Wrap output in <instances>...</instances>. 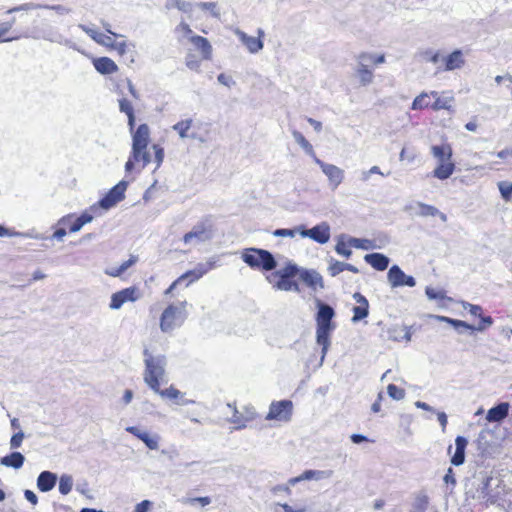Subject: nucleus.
Here are the masks:
<instances>
[{"label": "nucleus", "mask_w": 512, "mask_h": 512, "mask_svg": "<svg viewBox=\"0 0 512 512\" xmlns=\"http://www.w3.org/2000/svg\"><path fill=\"white\" fill-rule=\"evenodd\" d=\"M453 98L452 97H437L434 101V103L430 106L434 111L438 110H450L451 108V102Z\"/></svg>", "instance_id": "obj_49"}, {"label": "nucleus", "mask_w": 512, "mask_h": 512, "mask_svg": "<svg viewBox=\"0 0 512 512\" xmlns=\"http://www.w3.org/2000/svg\"><path fill=\"white\" fill-rule=\"evenodd\" d=\"M454 170L455 164L453 162L438 163L433 171V176L439 180H446L453 174Z\"/></svg>", "instance_id": "obj_33"}, {"label": "nucleus", "mask_w": 512, "mask_h": 512, "mask_svg": "<svg viewBox=\"0 0 512 512\" xmlns=\"http://www.w3.org/2000/svg\"><path fill=\"white\" fill-rule=\"evenodd\" d=\"M73 487V478L69 474H62L59 478V492L62 495H67L71 492Z\"/></svg>", "instance_id": "obj_43"}, {"label": "nucleus", "mask_w": 512, "mask_h": 512, "mask_svg": "<svg viewBox=\"0 0 512 512\" xmlns=\"http://www.w3.org/2000/svg\"><path fill=\"white\" fill-rule=\"evenodd\" d=\"M305 235L316 243L326 244L331 237V228L327 222L323 221L310 228L309 231L305 232Z\"/></svg>", "instance_id": "obj_18"}, {"label": "nucleus", "mask_w": 512, "mask_h": 512, "mask_svg": "<svg viewBox=\"0 0 512 512\" xmlns=\"http://www.w3.org/2000/svg\"><path fill=\"white\" fill-rule=\"evenodd\" d=\"M493 481L492 476H485L477 488L478 497L490 505H494L499 500V492L492 489Z\"/></svg>", "instance_id": "obj_16"}, {"label": "nucleus", "mask_w": 512, "mask_h": 512, "mask_svg": "<svg viewBox=\"0 0 512 512\" xmlns=\"http://www.w3.org/2000/svg\"><path fill=\"white\" fill-rule=\"evenodd\" d=\"M129 46H131L132 48L135 47L133 43H127L126 41L117 42L113 39L109 48L116 50L119 55L123 56L129 51Z\"/></svg>", "instance_id": "obj_52"}, {"label": "nucleus", "mask_w": 512, "mask_h": 512, "mask_svg": "<svg viewBox=\"0 0 512 512\" xmlns=\"http://www.w3.org/2000/svg\"><path fill=\"white\" fill-rule=\"evenodd\" d=\"M344 237H345V235H343V234L339 236L338 241L335 246V251L337 254H339L345 258H349L352 255V251H351V249L348 248V246H349L348 241L345 242Z\"/></svg>", "instance_id": "obj_45"}, {"label": "nucleus", "mask_w": 512, "mask_h": 512, "mask_svg": "<svg viewBox=\"0 0 512 512\" xmlns=\"http://www.w3.org/2000/svg\"><path fill=\"white\" fill-rule=\"evenodd\" d=\"M422 56L424 57L425 60H427L433 64L438 63L440 60V52L434 51L432 49H427V50L423 51Z\"/></svg>", "instance_id": "obj_59"}, {"label": "nucleus", "mask_w": 512, "mask_h": 512, "mask_svg": "<svg viewBox=\"0 0 512 512\" xmlns=\"http://www.w3.org/2000/svg\"><path fill=\"white\" fill-rule=\"evenodd\" d=\"M185 305L186 301L181 302V307L170 304L164 309L160 318V329L162 332H172L184 323L187 317Z\"/></svg>", "instance_id": "obj_6"}, {"label": "nucleus", "mask_w": 512, "mask_h": 512, "mask_svg": "<svg viewBox=\"0 0 512 512\" xmlns=\"http://www.w3.org/2000/svg\"><path fill=\"white\" fill-rule=\"evenodd\" d=\"M192 122H193L192 119L181 120V121L177 122L176 124H174L172 126V129L174 131H176L179 134L180 138H182V139H185V138L195 139L196 138L195 134H188V131L192 126Z\"/></svg>", "instance_id": "obj_36"}, {"label": "nucleus", "mask_w": 512, "mask_h": 512, "mask_svg": "<svg viewBox=\"0 0 512 512\" xmlns=\"http://www.w3.org/2000/svg\"><path fill=\"white\" fill-rule=\"evenodd\" d=\"M315 163L321 168L322 172L327 176L330 188L332 190L337 189V187L344 180V170L336 165L326 163L321 159H316Z\"/></svg>", "instance_id": "obj_13"}, {"label": "nucleus", "mask_w": 512, "mask_h": 512, "mask_svg": "<svg viewBox=\"0 0 512 512\" xmlns=\"http://www.w3.org/2000/svg\"><path fill=\"white\" fill-rule=\"evenodd\" d=\"M216 262L215 261H208L205 263H198L193 269L186 271L183 273L179 280H187L186 286L190 285L191 283L199 280L201 277H203L206 273H208L210 270H212L215 267Z\"/></svg>", "instance_id": "obj_17"}, {"label": "nucleus", "mask_w": 512, "mask_h": 512, "mask_svg": "<svg viewBox=\"0 0 512 512\" xmlns=\"http://www.w3.org/2000/svg\"><path fill=\"white\" fill-rule=\"evenodd\" d=\"M128 127L132 134V149L128 160L125 163V172L131 173L135 169L136 164L141 163V167L138 170L140 172L144 169L151 161L147 146L150 141V129L145 123L140 124L135 128V113L128 115Z\"/></svg>", "instance_id": "obj_1"}, {"label": "nucleus", "mask_w": 512, "mask_h": 512, "mask_svg": "<svg viewBox=\"0 0 512 512\" xmlns=\"http://www.w3.org/2000/svg\"><path fill=\"white\" fill-rule=\"evenodd\" d=\"M325 471L321 470H305L301 475V480H321L324 478Z\"/></svg>", "instance_id": "obj_56"}, {"label": "nucleus", "mask_w": 512, "mask_h": 512, "mask_svg": "<svg viewBox=\"0 0 512 512\" xmlns=\"http://www.w3.org/2000/svg\"><path fill=\"white\" fill-rule=\"evenodd\" d=\"M78 27L84 31L88 36L91 37L96 43L109 48L112 43L113 37L110 35H106L104 33H100L95 29H92L84 24H79Z\"/></svg>", "instance_id": "obj_31"}, {"label": "nucleus", "mask_w": 512, "mask_h": 512, "mask_svg": "<svg viewBox=\"0 0 512 512\" xmlns=\"http://www.w3.org/2000/svg\"><path fill=\"white\" fill-rule=\"evenodd\" d=\"M213 238V224L210 219H204L193 226L191 231L183 236L185 244L203 243Z\"/></svg>", "instance_id": "obj_7"}, {"label": "nucleus", "mask_w": 512, "mask_h": 512, "mask_svg": "<svg viewBox=\"0 0 512 512\" xmlns=\"http://www.w3.org/2000/svg\"><path fill=\"white\" fill-rule=\"evenodd\" d=\"M242 261L253 270L261 272L274 271L278 262L272 252L262 248H246L241 254Z\"/></svg>", "instance_id": "obj_4"}, {"label": "nucleus", "mask_w": 512, "mask_h": 512, "mask_svg": "<svg viewBox=\"0 0 512 512\" xmlns=\"http://www.w3.org/2000/svg\"><path fill=\"white\" fill-rule=\"evenodd\" d=\"M328 270L330 275L333 277L345 270H348L353 273H359V269L356 266L349 263L340 262L338 260H332Z\"/></svg>", "instance_id": "obj_35"}, {"label": "nucleus", "mask_w": 512, "mask_h": 512, "mask_svg": "<svg viewBox=\"0 0 512 512\" xmlns=\"http://www.w3.org/2000/svg\"><path fill=\"white\" fill-rule=\"evenodd\" d=\"M404 211L409 213L410 215H416L420 217L438 216L443 222L447 221L446 214L441 212L438 208L420 201L406 205L404 207Z\"/></svg>", "instance_id": "obj_10"}, {"label": "nucleus", "mask_w": 512, "mask_h": 512, "mask_svg": "<svg viewBox=\"0 0 512 512\" xmlns=\"http://www.w3.org/2000/svg\"><path fill=\"white\" fill-rule=\"evenodd\" d=\"M175 31L177 33H182L183 36H185V37H187L189 39H190V36L194 35L192 29L190 28V26L186 22H184V21H181L176 26Z\"/></svg>", "instance_id": "obj_64"}, {"label": "nucleus", "mask_w": 512, "mask_h": 512, "mask_svg": "<svg viewBox=\"0 0 512 512\" xmlns=\"http://www.w3.org/2000/svg\"><path fill=\"white\" fill-rule=\"evenodd\" d=\"M292 136H293L294 140L306 152V154H308L310 157L313 158L314 162H316V159H319L315 154L313 146L311 145V143L308 140H306V138L304 137V135L301 132H299L297 130H292Z\"/></svg>", "instance_id": "obj_34"}, {"label": "nucleus", "mask_w": 512, "mask_h": 512, "mask_svg": "<svg viewBox=\"0 0 512 512\" xmlns=\"http://www.w3.org/2000/svg\"><path fill=\"white\" fill-rule=\"evenodd\" d=\"M58 481L56 473L44 470L40 472L36 480V486L40 492L46 493L54 489Z\"/></svg>", "instance_id": "obj_20"}, {"label": "nucleus", "mask_w": 512, "mask_h": 512, "mask_svg": "<svg viewBox=\"0 0 512 512\" xmlns=\"http://www.w3.org/2000/svg\"><path fill=\"white\" fill-rule=\"evenodd\" d=\"M468 445V440L464 436H457L455 439V451L451 456V464L460 466L465 462V451Z\"/></svg>", "instance_id": "obj_25"}, {"label": "nucleus", "mask_w": 512, "mask_h": 512, "mask_svg": "<svg viewBox=\"0 0 512 512\" xmlns=\"http://www.w3.org/2000/svg\"><path fill=\"white\" fill-rule=\"evenodd\" d=\"M463 308L467 310L472 316L480 317L483 314V308L480 305L463 302Z\"/></svg>", "instance_id": "obj_57"}, {"label": "nucleus", "mask_w": 512, "mask_h": 512, "mask_svg": "<svg viewBox=\"0 0 512 512\" xmlns=\"http://www.w3.org/2000/svg\"><path fill=\"white\" fill-rule=\"evenodd\" d=\"M293 413V403L291 400L284 399L280 401H272L266 420H276L280 422H289Z\"/></svg>", "instance_id": "obj_8"}, {"label": "nucleus", "mask_w": 512, "mask_h": 512, "mask_svg": "<svg viewBox=\"0 0 512 512\" xmlns=\"http://www.w3.org/2000/svg\"><path fill=\"white\" fill-rule=\"evenodd\" d=\"M432 155L438 160L439 163L452 162L451 158L453 155L452 147L448 143L441 145H433L431 147Z\"/></svg>", "instance_id": "obj_32"}, {"label": "nucleus", "mask_w": 512, "mask_h": 512, "mask_svg": "<svg viewBox=\"0 0 512 512\" xmlns=\"http://www.w3.org/2000/svg\"><path fill=\"white\" fill-rule=\"evenodd\" d=\"M479 318L478 325H472V328L474 329V332H483L487 328L493 325L494 320L491 316L481 315Z\"/></svg>", "instance_id": "obj_51"}, {"label": "nucleus", "mask_w": 512, "mask_h": 512, "mask_svg": "<svg viewBox=\"0 0 512 512\" xmlns=\"http://www.w3.org/2000/svg\"><path fill=\"white\" fill-rule=\"evenodd\" d=\"M138 299V289L134 286L124 288L115 292L111 296L109 307L112 310H118L128 301L134 302Z\"/></svg>", "instance_id": "obj_15"}, {"label": "nucleus", "mask_w": 512, "mask_h": 512, "mask_svg": "<svg viewBox=\"0 0 512 512\" xmlns=\"http://www.w3.org/2000/svg\"><path fill=\"white\" fill-rule=\"evenodd\" d=\"M387 336L393 341H410L412 337L411 327L392 325L387 330Z\"/></svg>", "instance_id": "obj_29"}, {"label": "nucleus", "mask_w": 512, "mask_h": 512, "mask_svg": "<svg viewBox=\"0 0 512 512\" xmlns=\"http://www.w3.org/2000/svg\"><path fill=\"white\" fill-rule=\"evenodd\" d=\"M25 435L23 431H18L17 433H14L10 439V448L11 449H17L22 445L23 439Z\"/></svg>", "instance_id": "obj_61"}, {"label": "nucleus", "mask_w": 512, "mask_h": 512, "mask_svg": "<svg viewBox=\"0 0 512 512\" xmlns=\"http://www.w3.org/2000/svg\"><path fill=\"white\" fill-rule=\"evenodd\" d=\"M25 462V456L18 451H13L0 458V464L13 469H20Z\"/></svg>", "instance_id": "obj_30"}, {"label": "nucleus", "mask_w": 512, "mask_h": 512, "mask_svg": "<svg viewBox=\"0 0 512 512\" xmlns=\"http://www.w3.org/2000/svg\"><path fill=\"white\" fill-rule=\"evenodd\" d=\"M95 70L102 75H110L118 71L117 64L109 57H98L93 59Z\"/></svg>", "instance_id": "obj_27"}, {"label": "nucleus", "mask_w": 512, "mask_h": 512, "mask_svg": "<svg viewBox=\"0 0 512 512\" xmlns=\"http://www.w3.org/2000/svg\"><path fill=\"white\" fill-rule=\"evenodd\" d=\"M299 279L312 291L324 289V280L322 275L315 269H308L299 266Z\"/></svg>", "instance_id": "obj_14"}, {"label": "nucleus", "mask_w": 512, "mask_h": 512, "mask_svg": "<svg viewBox=\"0 0 512 512\" xmlns=\"http://www.w3.org/2000/svg\"><path fill=\"white\" fill-rule=\"evenodd\" d=\"M196 6L201 10L209 11L212 17L220 18V11L216 2H199L196 3Z\"/></svg>", "instance_id": "obj_50"}, {"label": "nucleus", "mask_w": 512, "mask_h": 512, "mask_svg": "<svg viewBox=\"0 0 512 512\" xmlns=\"http://www.w3.org/2000/svg\"><path fill=\"white\" fill-rule=\"evenodd\" d=\"M356 72L359 76V79H360V83L363 85V86H366L368 84H370L373 80V72L371 69H369V67H363V66H359L357 65V69H356Z\"/></svg>", "instance_id": "obj_44"}, {"label": "nucleus", "mask_w": 512, "mask_h": 512, "mask_svg": "<svg viewBox=\"0 0 512 512\" xmlns=\"http://www.w3.org/2000/svg\"><path fill=\"white\" fill-rule=\"evenodd\" d=\"M193 4L185 0H167L165 2V8L167 10L178 9L183 13H191Z\"/></svg>", "instance_id": "obj_38"}, {"label": "nucleus", "mask_w": 512, "mask_h": 512, "mask_svg": "<svg viewBox=\"0 0 512 512\" xmlns=\"http://www.w3.org/2000/svg\"><path fill=\"white\" fill-rule=\"evenodd\" d=\"M154 150V161L156 163V168H159L164 160V149L157 144L153 145Z\"/></svg>", "instance_id": "obj_63"}, {"label": "nucleus", "mask_w": 512, "mask_h": 512, "mask_svg": "<svg viewBox=\"0 0 512 512\" xmlns=\"http://www.w3.org/2000/svg\"><path fill=\"white\" fill-rule=\"evenodd\" d=\"M433 317L439 322H444L452 326L457 331L458 334H464L465 332H469V334L474 333L472 324H469L466 321L442 315H434Z\"/></svg>", "instance_id": "obj_24"}, {"label": "nucleus", "mask_w": 512, "mask_h": 512, "mask_svg": "<svg viewBox=\"0 0 512 512\" xmlns=\"http://www.w3.org/2000/svg\"><path fill=\"white\" fill-rule=\"evenodd\" d=\"M119 110L120 112L125 113L126 116L134 114L132 103L126 98L119 100Z\"/></svg>", "instance_id": "obj_60"}, {"label": "nucleus", "mask_w": 512, "mask_h": 512, "mask_svg": "<svg viewBox=\"0 0 512 512\" xmlns=\"http://www.w3.org/2000/svg\"><path fill=\"white\" fill-rule=\"evenodd\" d=\"M429 97V94L426 92H422L418 95L412 102L411 109L412 110H422L424 108H428L430 106L429 101L426 99Z\"/></svg>", "instance_id": "obj_47"}, {"label": "nucleus", "mask_w": 512, "mask_h": 512, "mask_svg": "<svg viewBox=\"0 0 512 512\" xmlns=\"http://www.w3.org/2000/svg\"><path fill=\"white\" fill-rule=\"evenodd\" d=\"M229 408H232L231 404H228ZM229 421L236 425L235 429L245 428L247 425V418H245L243 413H240L236 406H233V414L230 417Z\"/></svg>", "instance_id": "obj_42"}, {"label": "nucleus", "mask_w": 512, "mask_h": 512, "mask_svg": "<svg viewBox=\"0 0 512 512\" xmlns=\"http://www.w3.org/2000/svg\"><path fill=\"white\" fill-rule=\"evenodd\" d=\"M387 393L393 400H402L405 397V390L396 386L395 384H389L387 386Z\"/></svg>", "instance_id": "obj_55"}, {"label": "nucleus", "mask_w": 512, "mask_h": 512, "mask_svg": "<svg viewBox=\"0 0 512 512\" xmlns=\"http://www.w3.org/2000/svg\"><path fill=\"white\" fill-rule=\"evenodd\" d=\"M445 71L461 69L465 65L464 53L461 49H455L450 54L442 57Z\"/></svg>", "instance_id": "obj_19"}, {"label": "nucleus", "mask_w": 512, "mask_h": 512, "mask_svg": "<svg viewBox=\"0 0 512 512\" xmlns=\"http://www.w3.org/2000/svg\"><path fill=\"white\" fill-rule=\"evenodd\" d=\"M42 38L47 40V41H50V42L62 44V45H65V46H68V47H72V48L74 47L70 40L64 38V36L62 34L57 33V32L43 35Z\"/></svg>", "instance_id": "obj_46"}, {"label": "nucleus", "mask_w": 512, "mask_h": 512, "mask_svg": "<svg viewBox=\"0 0 512 512\" xmlns=\"http://www.w3.org/2000/svg\"><path fill=\"white\" fill-rule=\"evenodd\" d=\"M299 274V266L294 262H287L285 267L274 271L267 277L269 282H272L273 277H277L278 281L273 285L276 290L280 291H293L300 293L301 289L299 284L294 280Z\"/></svg>", "instance_id": "obj_5"}, {"label": "nucleus", "mask_w": 512, "mask_h": 512, "mask_svg": "<svg viewBox=\"0 0 512 512\" xmlns=\"http://www.w3.org/2000/svg\"><path fill=\"white\" fill-rule=\"evenodd\" d=\"M348 245L362 250H370L375 248L372 240L356 237H349Z\"/></svg>", "instance_id": "obj_40"}, {"label": "nucleus", "mask_w": 512, "mask_h": 512, "mask_svg": "<svg viewBox=\"0 0 512 512\" xmlns=\"http://www.w3.org/2000/svg\"><path fill=\"white\" fill-rule=\"evenodd\" d=\"M35 9H42V4L33 3V2L24 3V4H21V5H18L13 8L8 9L6 11V14H12L15 12L29 11V10H35Z\"/></svg>", "instance_id": "obj_54"}, {"label": "nucleus", "mask_w": 512, "mask_h": 512, "mask_svg": "<svg viewBox=\"0 0 512 512\" xmlns=\"http://www.w3.org/2000/svg\"><path fill=\"white\" fill-rule=\"evenodd\" d=\"M143 357L144 382L151 390H158V386L166 374L167 358L164 354H155L148 348H144Z\"/></svg>", "instance_id": "obj_3"}, {"label": "nucleus", "mask_w": 512, "mask_h": 512, "mask_svg": "<svg viewBox=\"0 0 512 512\" xmlns=\"http://www.w3.org/2000/svg\"><path fill=\"white\" fill-rule=\"evenodd\" d=\"M93 215L85 210L79 216L75 217L74 214H67L58 220V225L69 226L71 233H76L82 229V227L93 220Z\"/></svg>", "instance_id": "obj_12"}, {"label": "nucleus", "mask_w": 512, "mask_h": 512, "mask_svg": "<svg viewBox=\"0 0 512 512\" xmlns=\"http://www.w3.org/2000/svg\"><path fill=\"white\" fill-rule=\"evenodd\" d=\"M138 439L141 440L150 450L158 449L160 440V436L158 434H150L149 432L144 431L141 435H138Z\"/></svg>", "instance_id": "obj_39"}, {"label": "nucleus", "mask_w": 512, "mask_h": 512, "mask_svg": "<svg viewBox=\"0 0 512 512\" xmlns=\"http://www.w3.org/2000/svg\"><path fill=\"white\" fill-rule=\"evenodd\" d=\"M153 391L160 395L162 398L175 400V403L178 405H189L194 403V400L185 399L184 393H182L174 386H170L169 388L166 389H160V386H158V390Z\"/></svg>", "instance_id": "obj_23"}, {"label": "nucleus", "mask_w": 512, "mask_h": 512, "mask_svg": "<svg viewBox=\"0 0 512 512\" xmlns=\"http://www.w3.org/2000/svg\"><path fill=\"white\" fill-rule=\"evenodd\" d=\"M425 294L430 300H443L445 297L442 290H436L432 287H426Z\"/></svg>", "instance_id": "obj_62"}, {"label": "nucleus", "mask_w": 512, "mask_h": 512, "mask_svg": "<svg viewBox=\"0 0 512 512\" xmlns=\"http://www.w3.org/2000/svg\"><path fill=\"white\" fill-rule=\"evenodd\" d=\"M357 64L363 67H369L373 64V53L363 52L357 57Z\"/></svg>", "instance_id": "obj_58"}, {"label": "nucleus", "mask_w": 512, "mask_h": 512, "mask_svg": "<svg viewBox=\"0 0 512 512\" xmlns=\"http://www.w3.org/2000/svg\"><path fill=\"white\" fill-rule=\"evenodd\" d=\"M190 42L193 44L195 49L200 51L203 59L210 60L212 56V46L207 38L199 35L190 36Z\"/></svg>", "instance_id": "obj_28"}, {"label": "nucleus", "mask_w": 512, "mask_h": 512, "mask_svg": "<svg viewBox=\"0 0 512 512\" xmlns=\"http://www.w3.org/2000/svg\"><path fill=\"white\" fill-rule=\"evenodd\" d=\"M237 34L250 53L254 54L263 49L264 44L261 37L264 35V32L262 29L258 30V37L249 36L242 31H238Z\"/></svg>", "instance_id": "obj_22"}, {"label": "nucleus", "mask_w": 512, "mask_h": 512, "mask_svg": "<svg viewBox=\"0 0 512 512\" xmlns=\"http://www.w3.org/2000/svg\"><path fill=\"white\" fill-rule=\"evenodd\" d=\"M509 409L508 402H500L487 411L486 420L490 423H500L508 416Z\"/></svg>", "instance_id": "obj_21"}, {"label": "nucleus", "mask_w": 512, "mask_h": 512, "mask_svg": "<svg viewBox=\"0 0 512 512\" xmlns=\"http://www.w3.org/2000/svg\"><path fill=\"white\" fill-rule=\"evenodd\" d=\"M352 311L353 317L351 320L353 323H357L368 316L369 306L357 305L352 308Z\"/></svg>", "instance_id": "obj_48"}, {"label": "nucleus", "mask_w": 512, "mask_h": 512, "mask_svg": "<svg viewBox=\"0 0 512 512\" xmlns=\"http://www.w3.org/2000/svg\"><path fill=\"white\" fill-rule=\"evenodd\" d=\"M127 186V181H119L98 201V206L105 210H109L116 206L125 198Z\"/></svg>", "instance_id": "obj_9"}, {"label": "nucleus", "mask_w": 512, "mask_h": 512, "mask_svg": "<svg viewBox=\"0 0 512 512\" xmlns=\"http://www.w3.org/2000/svg\"><path fill=\"white\" fill-rule=\"evenodd\" d=\"M429 506V497L424 492L416 494L410 512H426Z\"/></svg>", "instance_id": "obj_37"}, {"label": "nucleus", "mask_w": 512, "mask_h": 512, "mask_svg": "<svg viewBox=\"0 0 512 512\" xmlns=\"http://www.w3.org/2000/svg\"><path fill=\"white\" fill-rule=\"evenodd\" d=\"M138 260L137 256L131 255L130 258L124 261L119 267L108 271L107 274L113 277H120L128 268L133 266Z\"/></svg>", "instance_id": "obj_41"}, {"label": "nucleus", "mask_w": 512, "mask_h": 512, "mask_svg": "<svg viewBox=\"0 0 512 512\" xmlns=\"http://www.w3.org/2000/svg\"><path fill=\"white\" fill-rule=\"evenodd\" d=\"M498 188L501 194V197L505 201H510L512 199V183L508 181H501L498 183Z\"/></svg>", "instance_id": "obj_53"}, {"label": "nucleus", "mask_w": 512, "mask_h": 512, "mask_svg": "<svg viewBox=\"0 0 512 512\" xmlns=\"http://www.w3.org/2000/svg\"><path fill=\"white\" fill-rule=\"evenodd\" d=\"M388 283L392 288L414 287L416 280L413 276L405 274V272L396 264L392 265L387 273Z\"/></svg>", "instance_id": "obj_11"}, {"label": "nucleus", "mask_w": 512, "mask_h": 512, "mask_svg": "<svg viewBox=\"0 0 512 512\" xmlns=\"http://www.w3.org/2000/svg\"><path fill=\"white\" fill-rule=\"evenodd\" d=\"M364 261L377 271L386 270L390 263L389 257L379 252L366 254Z\"/></svg>", "instance_id": "obj_26"}, {"label": "nucleus", "mask_w": 512, "mask_h": 512, "mask_svg": "<svg viewBox=\"0 0 512 512\" xmlns=\"http://www.w3.org/2000/svg\"><path fill=\"white\" fill-rule=\"evenodd\" d=\"M315 303L317 308L315 316L316 343L321 347V358L319 363L321 366L331 345V334L336 328V324L333 322L336 312L331 305L320 299H316Z\"/></svg>", "instance_id": "obj_2"}]
</instances>
